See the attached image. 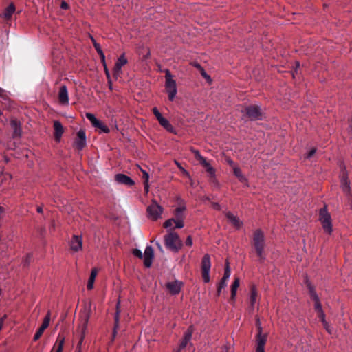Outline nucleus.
Returning a JSON list of instances; mask_svg holds the SVG:
<instances>
[{
    "label": "nucleus",
    "instance_id": "1",
    "mask_svg": "<svg viewBox=\"0 0 352 352\" xmlns=\"http://www.w3.org/2000/svg\"><path fill=\"white\" fill-rule=\"evenodd\" d=\"M252 245L255 250L258 260L261 263H263L265 259V256L263 254L265 248V236L263 232L261 230H256L253 234Z\"/></svg>",
    "mask_w": 352,
    "mask_h": 352
},
{
    "label": "nucleus",
    "instance_id": "2",
    "mask_svg": "<svg viewBox=\"0 0 352 352\" xmlns=\"http://www.w3.org/2000/svg\"><path fill=\"white\" fill-rule=\"evenodd\" d=\"M164 242L167 248L175 252L180 249L182 245L179 235L172 230L164 236Z\"/></svg>",
    "mask_w": 352,
    "mask_h": 352
},
{
    "label": "nucleus",
    "instance_id": "3",
    "mask_svg": "<svg viewBox=\"0 0 352 352\" xmlns=\"http://www.w3.org/2000/svg\"><path fill=\"white\" fill-rule=\"evenodd\" d=\"M165 88L168 95V99L173 101L177 94V85L175 80L173 79V76L168 69L165 71Z\"/></svg>",
    "mask_w": 352,
    "mask_h": 352
},
{
    "label": "nucleus",
    "instance_id": "4",
    "mask_svg": "<svg viewBox=\"0 0 352 352\" xmlns=\"http://www.w3.org/2000/svg\"><path fill=\"white\" fill-rule=\"evenodd\" d=\"M319 221L322 224L324 231L330 234L332 232L331 217L328 212L327 206H325L319 211Z\"/></svg>",
    "mask_w": 352,
    "mask_h": 352
},
{
    "label": "nucleus",
    "instance_id": "5",
    "mask_svg": "<svg viewBox=\"0 0 352 352\" xmlns=\"http://www.w3.org/2000/svg\"><path fill=\"white\" fill-rule=\"evenodd\" d=\"M243 112L250 120H262L261 109L258 105H249L244 109Z\"/></svg>",
    "mask_w": 352,
    "mask_h": 352
},
{
    "label": "nucleus",
    "instance_id": "6",
    "mask_svg": "<svg viewBox=\"0 0 352 352\" xmlns=\"http://www.w3.org/2000/svg\"><path fill=\"white\" fill-rule=\"evenodd\" d=\"M194 153L195 154L196 158L205 167L206 170L210 178V181L211 182L217 183L214 169L210 165V164L207 162L206 159L200 155L198 151H195Z\"/></svg>",
    "mask_w": 352,
    "mask_h": 352
},
{
    "label": "nucleus",
    "instance_id": "7",
    "mask_svg": "<svg viewBox=\"0 0 352 352\" xmlns=\"http://www.w3.org/2000/svg\"><path fill=\"white\" fill-rule=\"evenodd\" d=\"M211 263L210 258L208 254H205L201 261V275L204 282L207 283L210 280V270Z\"/></svg>",
    "mask_w": 352,
    "mask_h": 352
},
{
    "label": "nucleus",
    "instance_id": "8",
    "mask_svg": "<svg viewBox=\"0 0 352 352\" xmlns=\"http://www.w3.org/2000/svg\"><path fill=\"white\" fill-rule=\"evenodd\" d=\"M163 212V208L160 206L155 201H153L152 203L147 208V213L149 218L153 220H157L160 217Z\"/></svg>",
    "mask_w": 352,
    "mask_h": 352
},
{
    "label": "nucleus",
    "instance_id": "9",
    "mask_svg": "<svg viewBox=\"0 0 352 352\" xmlns=\"http://www.w3.org/2000/svg\"><path fill=\"white\" fill-rule=\"evenodd\" d=\"M87 145L86 133L85 130L80 129L76 135L74 142V147L78 151H82Z\"/></svg>",
    "mask_w": 352,
    "mask_h": 352
},
{
    "label": "nucleus",
    "instance_id": "10",
    "mask_svg": "<svg viewBox=\"0 0 352 352\" xmlns=\"http://www.w3.org/2000/svg\"><path fill=\"white\" fill-rule=\"evenodd\" d=\"M50 317H51V311H48L45 317L44 318V320L43 321V323L41 326L38 328V329L36 331V333L34 336V340L36 341L38 340L41 336L43 335L44 331L48 327L50 322Z\"/></svg>",
    "mask_w": 352,
    "mask_h": 352
},
{
    "label": "nucleus",
    "instance_id": "11",
    "mask_svg": "<svg viewBox=\"0 0 352 352\" xmlns=\"http://www.w3.org/2000/svg\"><path fill=\"white\" fill-rule=\"evenodd\" d=\"M127 63V59L125 58L124 54H122L116 60L113 70V76L117 78L121 74L122 67Z\"/></svg>",
    "mask_w": 352,
    "mask_h": 352
},
{
    "label": "nucleus",
    "instance_id": "12",
    "mask_svg": "<svg viewBox=\"0 0 352 352\" xmlns=\"http://www.w3.org/2000/svg\"><path fill=\"white\" fill-rule=\"evenodd\" d=\"M154 256L153 250L151 246H147L143 254L144 265L146 267H150Z\"/></svg>",
    "mask_w": 352,
    "mask_h": 352
},
{
    "label": "nucleus",
    "instance_id": "13",
    "mask_svg": "<svg viewBox=\"0 0 352 352\" xmlns=\"http://www.w3.org/2000/svg\"><path fill=\"white\" fill-rule=\"evenodd\" d=\"M10 126L12 129L13 130V138H20L22 133L21 122L17 119L13 118L10 120Z\"/></svg>",
    "mask_w": 352,
    "mask_h": 352
},
{
    "label": "nucleus",
    "instance_id": "14",
    "mask_svg": "<svg viewBox=\"0 0 352 352\" xmlns=\"http://www.w3.org/2000/svg\"><path fill=\"white\" fill-rule=\"evenodd\" d=\"M115 180L120 184H124L127 186H132L135 184L133 180L124 174H117L115 175Z\"/></svg>",
    "mask_w": 352,
    "mask_h": 352
},
{
    "label": "nucleus",
    "instance_id": "15",
    "mask_svg": "<svg viewBox=\"0 0 352 352\" xmlns=\"http://www.w3.org/2000/svg\"><path fill=\"white\" fill-rule=\"evenodd\" d=\"M58 98L62 104H67L69 103L68 91L66 85H61L60 87Z\"/></svg>",
    "mask_w": 352,
    "mask_h": 352
},
{
    "label": "nucleus",
    "instance_id": "16",
    "mask_svg": "<svg viewBox=\"0 0 352 352\" xmlns=\"http://www.w3.org/2000/svg\"><path fill=\"white\" fill-rule=\"evenodd\" d=\"M82 237L78 235H74L70 241V248L74 252H78L82 247Z\"/></svg>",
    "mask_w": 352,
    "mask_h": 352
},
{
    "label": "nucleus",
    "instance_id": "17",
    "mask_svg": "<svg viewBox=\"0 0 352 352\" xmlns=\"http://www.w3.org/2000/svg\"><path fill=\"white\" fill-rule=\"evenodd\" d=\"M181 287L182 283L178 280L168 282L166 283V288L172 294H179L181 290Z\"/></svg>",
    "mask_w": 352,
    "mask_h": 352
},
{
    "label": "nucleus",
    "instance_id": "18",
    "mask_svg": "<svg viewBox=\"0 0 352 352\" xmlns=\"http://www.w3.org/2000/svg\"><path fill=\"white\" fill-rule=\"evenodd\" d=\"M226 217L228 219V223H231L234 228L236 229L241 228L242 222L237 216L234 215L230 212H226Z\"/></svg>",
    "mask_w": 352,
    "mask_h": 352
},
{
    "label": "nucleus",
    "instance_id": "19",
    "mask_svg": "<svg viewBox=\"0 0 352 352\" xmlns=\"http://www.w3.org/2000/svg\"><path fill=\"white\" fill-rule=\"evenodd\" d=\"M54 138L56 141H59L64 132L62 124L59 121H54Z\"/></svg>",
    "mask_w": 352,
    "mask_h": 352
},
{
    "label": "nucleus",
    "instance_id": "20",
    "mask_svg": "<svg viewBox=\"0 0 352 352\" xmlns=\"http://www.w3.org/2000/svg\"><path fill=\"white\" fill-rule=\"evenodd\" d=\"M65 342V337L59 333L58 335L56 342L55 345L54 346L51 352H53L54 350H56L55 352H62L63 349V345Z\"/></svg>",
    "mask_w": 352,
    "mask_h": 352
},
{
    "label": "nucleus",
    "instance_id": "21",
    "mask_svg": "<svg viewBox=\"0 0 352 352\" xmlns=\"http://www.w3.org/2000/svg\"><path fill=\"white\" fill-rule=\"evenodd\" d=\"M160 124L167 131L175 133V130L169 121L165 118L162 117L157 120Z\"/></svg>",
    "mask_w": 352,
    "mask_h": 352
},
{
    "label": "nucleus",
    "instance_id": "22",
    "mask_svg": "<svg viewBox=\"0 0 352 352\" xmlns=\"http://www.w3.org/2000/svg\"><path fill=\"white\" fill-rule=\"evenodd\" d=\"M15 12V6L13 3H10L3 12L1 16L6 20L10 19L12 15Z\"/></svg>",
    "mask_w": 352,
    "mask_h": 352
},
{
    "label": "nucleus",
    "instance_id": "23",
    "mask_svg": "<svg viewBox=\"0 0 352 352\" xmlns=\"http://www.w3.org/2000/svg\"><path fill=\"white\" fill-rule=\"evenodd\" d=\"M233 173L238 178L240 182L247 184L248 180L242 174L241 169L237 166H234Z\"/></svg>",
    "mask_w": 352,
    "mask_h": 352
},
{
    "label": "nucleus",
    "instance_id": "24",
    "mask_svg": "<svg viewBox=\"0 0 352 352\" xmlns=\"http://www.w3.org/2000/svg\"><path fill=\"white\" fill-rule=\"evenodd\" d=\"M230 276V269L229 266V263L228 261H226L225 269H224V274L223 277L221 278V289L224 287L226 285V281L229 278Z\"/></svg>",
    "mask_w": 352,
    "mask_h": 352
},
{
    "label": "nucleus",
    "instance_id": "25",
    "mask_svg": "<svg viewBox=\"0 0 352 352\" xmlns=\"http://www.w3.org/2000/svg\"><path fill=\"white\" fill-rule=\"evenodd\" d=\"M341 184L343 191L346 193H349L350 191V182L348 180L347 175L345 173H343L342 176Z\"/></svg>",
    "mask_w": 352,
    "mask_h": 352
},
{
    "label": "nucleus",
    "instance_id": "26",
    "mask_svg": "<svg viewBox=\"0 0 352 352\" xmlns=\"http://www.w3.org/2000/svg\"><path fill=\"white\" fill-rule=\"evenodd\" d=\"M96 275H97V270L93 269L91 270L89 278L88 280V283H87V289L91 290L93 289L94 283Z\"/></svg>",
    "mask_w": 352,
    "mask_h": 352
},
{
    "label": "nucleus",
    "instance_id": "27",
    "mask_svg": "<svg viewBox=\"0 0 352 352\" xmlns=\"http://www.w3.org/2000/svg\"><path fill=\"white\" fill-rule=\"evenodd\" d=\"M239 278H235L234 281L233 282V283L232 284V286H231V298L232 299H234L235 298L236 293V291H237V289L239 288Z\"/></svg>",
    "mask_w": 352,
    "mask_h": 352
},
{
    "label": "nucleus",
    "instance_id": "28",
    "mask_svg": "<svg viewBox=\"0 0 352 352\" xmlns=\"http://www.w3.org/2000/svg\"><path fill=\"white\" fill-rule=\"evenodd\" d=\"M86 117L91 122V123L94 127L100 126V121L98 120L94 114L91 113H87Z\"/></svg>",
    "mask_w": 352,
    "mask_h": 352
},
{
    "label": "nucleus",
    "instance_id": "29",
    "mask_svg": "<svg viewBox=\"0 0 352 352\" xmlns=\"http://www.w3.org/2000/svg\"><path fill=\"white\" fill-rule=\"evenodd\" d=\"M114 320H115V324H114V327H113V333H112V339H111L112 341L114 340V339L116 336L117 329L119 327V312H118V311H116V314L114 317Z\"/></svg>",
    "mask_w": 352,
    "mask_h": 352
},
{
    "label": "nucleus",
    "instance_id": "30",
    "mask_svg": "<svg viewBox=\"0 0 352 352\" xmlns=\"http://www.w3.org/2000/svg\"><path fill=\"white\" fill-rule=\"evenodd\" d=\"M307 287L309 289L311 298L314 300V302L319 300V298L316 294V292L315 291L314 287L309 283H307Z\"/></svg>",
    "mask_w": 352,
    "mask_h": 352
},
{
    "label": "nucleus",
    "instance_id": "31",
    "mask_svg": "<svg viewBox=\"0 0 352 352\" xmlns=\"http://www.w3.org/2000/svg\"><path fill=\"white\" fill-rule=\"evenodd\" d=\"M141 171L142 172V178L144 179V190L146 192H148V179H149V175H148V173L145 171V170H143L142 169H141Z\"/></svg>",
    "mask_w": 352,
    "mask_h": 352
},
{
    "label": "nucleus",
    "instance_id": "32",
    "mask_svg": "<svg viewBox=\"0 0 352 352\" xmlns=\"http://www.w3.org/2000/svg\"><path fill=\"white\" fill-rule=\"evenodd\" d=\"M267 341H264V340L260 339L258 341H256V352H265V345Z\"/></svg>",
    "mask_w": 352,
    "mask_h": 352
},
{
    "label": "nucleus",
    "instance_id": "33",
    "mask_svg": "<svg viewBox=\"0 0 352 352\" xmlns=\"http://www.w3.org/2000/svg\"><path fill=\"white\" fill-rule=\"evenodd\" d=\"M258 333L256 336V341H258L260 339L264 340V341H267V335L262 333V327L259 326L257 327Z\"/></svg>",
    "mask_w": 352,
    "mask_h": 352
},
{
    "label": "nucleus",
    "instance_id": "34",
    "mask_svg": "<svg viewBox=\"0 0 352 352\" xmlns=\"http://www.w3.org/2000/svg\"><path fill=\"white\" fill-rule=\"evenodd\" d=\"M192 333H193V326L190 325L184 333V338H185V340L190 342V340L192 338Z\"/></svg>",
    "mask_w": 352,
    "mask_h": 352
},
{
    "label": "nucleus",
    "instance_id": "35",
    "mask_svg": "<svg viewBox=\"0 0 352 352\" xmlns=\"http://www.w3.org/2000/svg\"><path fill=\"white\" fill-rule=\"evenodd\" d=\"M256 297H257V291L254 287H252L251 288V294H250V303H251L252 306H253L254 304L255 303Z\"/></svg>",
    "mask_w": 352,
    "mask_h": 352
},
{
    "label": "nucleus",
    "instance_id": "36",
    "mask_svg": "<svg viewBox=\"0 0 352 352\" xmlns=\"http://www.w3.org/2000/svg\"><path fill=\"white\" fill-rule=\"evenodd\" d=\"M185 209V207H178L175 209V216L177 219H183L182 213Z\"/></svg>",
    "mask_w": 352,
    "mask_h": 352
},
{
    "label": "nucleus",
    "instance_id": "37",
    "mask_svg": "<svg viewBox=\"0 0 352 352\" xmlns=\"http://www.w3.org/2000/svg\"><path fill=\"white\" fill-rule=\"evenodd\" d=\"M96 128H98L99 129H100L102 132L105 133H109L110 130L107 127V126H106L103 122H102L101 121L100 122V126H96Z\"/></svg>",
    "mask_w": 352,
    "mask_h": 352
},
{
    "label": "nucleus",
    "instance_id": "38",
    "mask_svg": "<svg viewBox=\"0 0 352 352\" xmlns=\"http://www.w3.org/2000/svg\"><path fill=\"white\" fill-rule=\"evenodd\" d=\"M132 253L135 256H136L139 258H143V254H142V251L139 249H137V248L133 249L132 251Z\"/></svg>",
    "mask_w": 352,
    "mask_h": 352
},
{
    "label": "nucleus",
    "instance_id": "39",
    "mask_svg": "<svg viewBox=\"0 0 352 352\" xmlns=\"http://www.w3.org/2000/svg\"><path fill=\"white\" fill-rule=\"evenodd\" d=\"M314 309H315V311L317 313H319V312L323 311L322 308V305H321V303L320 302V300H317V301H315Z\"/></svg>",
    "mask_w": 352,
    "mask_h": 352
},
{
    "label": "nucleus",
    "instance_id": "40",
    "mask_svg": "<svg viewBox=\"0 0 352 352\" xmlns=\"http://www.w3.org/2000/svg\"><path fill=\"white\" fill-rule=\"evenodd\" d=\"M175 221V219H170L167 221H166L164 223V227L165 228H171L173 223Z\"/></svg>",
    "mask_w": 352,
    "mask_h": 352
},
{
    "label": "nucleus",
    "instance_id": "41",
    "mask_svg": "<svg viewBox=\"0 0 352 352\" xmlns=\"http://www.w3.org/2000/svg\"><path fill=\"white\" fill-rule=\"evenodd\" d=\"M175 228H182L184 227L183 219H177L175 220Z\"/></svg>",
    "mask_w": 352,
    "mask_h": 352
},
{
    "label": "nucleus",
    "instance_id": "42",
    "mask_svg": "<svg viewBox=\"0 0 352 352\" xmlns=\"http://www.w3.org/2000/svg\"><path fill=\"white\" fill-rule=\"evenodd\" d=\"M153 113L154 114V116H155L156 119L158 120L160 118H162V115L161 114V113L159 111V110L157 109V107H154L153 109Z\"/></svg>",
    "mask_w": 352,
    "mask_h": 352
},
{
    "label": "nucleus",
    "instance_id": "43",
    "mask_svg": "<svg viewBox=\"0 0 352 352\" xmlns=\"http://www.w3.org/2000/svg\"><path fill=\"white\" fill-rule=\"evenodd\" d=\"M32 258V254L31 253L28 254L25 258V259L23 261V265L24 266H27L30 264L31 262Z\"/></svg>",
    "mask_w": 352,
    "mask_h": 352
},
{
    "label": "nucleus",
    "instance_id": "44",
    "mask_svg": "<svg viewBox=\"0 0 352 352\" xmlns=\"http://www.w3.org/2000/svg\"><path fill=\"white\" fill-rule=\"evenodd\" d=\"M318 316L320 318L322 323H326L325 314L323 311L318 313Z\"/></svg>",
    "mask_w": 352,
    "mask_h": 352
},
{
    "label": "nucleus",
    "instance_id": "45",
    "mask_svg": "<svg viewBox=\"0 0 352 352\" xmlns=\"http://www.w3.org/2000/svg\"><path fill=\"white\" fill-rule=\"evenodd\" d=\"M316 152V148H311L309 152L307 153V156H306V158L307 159H310L311 157H312L315 153Z\"/></svg>",
    "mask_w": 352,
    "mask_h": 352
},
{
    "label": "nucleus",
    "instance_id": "46",
    "mask_svg": "<svg viewBox=\"0 0 352 352\" xmlns=\"http://www.w3.org/2000/svg\"><path fill=\"white\" fill-rule=\"evenodd\" d=\"M84 336H82L76 346V351L81 352V345L83 342Z\"/></svg>",
    "mask_w": 352,
    "mask_h": 352
},
{
    "label": "nucleus",
    "instance_id": "47",
    "mask_svg": "<svg viewBox=\"0 0 352 352\" xmlns=\"http://www.w3.org/2000/svg\"><path fill=\"white\" fill-rule=\"evenodd\" d=\"M188 342H189L188 340H185V338H183L182 340L180 342L179 347H180V349H183L186 346V345L188 344Z\"/></svg>",
    "mask_w": 352,
    "mask_h": 352
},
{
    "label": "nucleus",
    "instance_id": "48",
    "mask_svg": "<svg viewBox=\"0 0 352 352\" xmlns=\"http://www.w3.org/2000/svg\"><path fill=\"white\" fill-rule=\"evenodd\" d=\"M200 72H201V76H202L204 78H206V79L207 80H208V81H210V80H211L210 76H208V75L207 74V73L205 72V70H204V69H202L201 70H200Z\"/></svg>",
    "mask_w": 352,
    "mask_h": 352
},
{
    "label": "nucleus",
    "instance_id": "49",
    "mask_svg": "<svg viewBox=\"0 0 352 352\" xmlns=\"http://www.w3.org/2000/svg\"><path fill=\"white\" fill-rule=\"evenodd\" d=\"M178 168L181 170V171L186 176L190 177L189 173L177 162H176Z\"/></svg>",
    "mask_w": 352,
    "mask_h": 352
},
{
    "label": "nucleus",
    "instance_id": "50",
    "mask_svg": "<svg viewBox=\"0 0 352 352\" xmlns=\"http://www.w3.org/2000/svg\"><path fill=\"white\" fill-rule=\"evenodd\" d=\"M94 48L96 49L98 54L102 53L103 52L99 43H96L94 45Z\"/></svg>",
    "mask_w": 352,
    "mask_h": 352
},
{
    "label": "nucleus",
    "instance_id": "51",
    "mask_svg": "<svg viewBox=\"0 0 352 352\" xmlns=\"http://www.w3.org/2000/svg\"><path fill=\"white\" fill-rule=\"evenodd\" d=\"M186 245L188 246H191L192 245V239L190 236L187 237L186 240Z\"/></svg>",
    "mask_w": 352,
    "mask_h": 352
},
{
    "label": "nucleus",
    "instance_id": "52",
    "mask_svg": "<svg viewBox=\"0 0 352 352\" xmlns=\"http://www.w3.org/2000/svg\"><path fill=\"white\" fill-rule=\"evenodd\" d=\"M60 7L63 10H67L69 8V6L65 1H63L61 3Z\"/></svg>",
    "mask_w": 352,
    "mask_h": 352
},
{
    "label": "nucleus",
    "instance_id": "53",
    "mask_svg": "<svg viewBox=\"0 0 352 352\" xmlns=\"http://www.w3.org/2000/svg\"><path fill=\"white\" fill-rule=\"evenodd\" d=\"M98 54L100 55V59H101L102 62L103 63V65H106L105 64V56H104L103 52Z\"/></svg>",
    "mask_w": 352,
    "mask_h": 352
},
{
    "label": "nucleus",
    "instance_id": "54",
    "mask_svg": "<svg viewBox=\"0 0 352 352\" xmlns=\"http://www.w3.org/2000/svg\"><path fill=\"white\" fill-rule=\"evenodd\" d=\"M104 71H105V74L107 76V79H109L111 78V76H110V74H109V72L106 66V65H104Z\"/></svg>",
    "mask_w": 352,
    "mask_h": 352
},
{
    "label": "nucleus",
    "instance_id": "55",
    "mask_svg": "<svg viewBox=\"0 0 352 352\" xmlns=\"http://www.w3.org/2000/svg\"><path fill=\"white\" fill-rule=\"evenodd\" d=\"M89 318V313H87V314H86V316H85V322H84V326H85V328H86V326H87V322H88Z\"/></svg>",
    "mask_w": 352,
    "mask_h": 352
},
{
    "label": "nucleus",
    "instance_id": "56",
    "mask_svg": "<svg viewBox=\"0 0 352 352\" xmlns=\"http://www.w3.org/2000/svg\"><path fill=\"white\" fill-rule=\"evenodd\" d=\"M226 162H228V164H229L230 165V166H232V168H234V163L232 160H231L230 158H226Z\"/></svg>",
    "mask_w": 352,
    "mask_h": 352
},
{
    "label": "nucleus",
    "instance_id": "57",
    "mask_svg": "<svg viewBox=\"0 0 352 352\" xmlns=\"http://www.w3.org/2000/svg\"><path fill=\"white\" fill-rule=\"evenodd\" d=\"M324 327L326 329V330L328 331V332H331L330 331V329H329V324L328 322L326 321V323H322Z\"/></svg>",
    "mask_w": 352,
    "mask_h": 352
},
{
    "label": "nucleus",
    "instance_id": "58",
    "mask_svg": "<svg viewBox=\"0 0 352 352\" xmlns=\"http://www.w3.org/2000/svg\"><path fill=\"white\" fill-rule=\"evenodd\" d=\"M216 286H217V292L218 295H219L220 294V281L217 283Z\"/></svg>",
    "mask_w": 352,
    "mask_h": 352
},
{
    "label": "nucleus",
    "instance_id": "59",
    "mask_svg": "<svg viewBox=\"0 0 352 352\" xmlns=\"http://www.w3.org/2000/svg\"><path fill=\"white\" fill-rule=\"evenodd\" d=\"M193 65L197 67V69H199V70H201L203 69V67L200 65L199 63H193Z\"/></svg>",
    "mask_w": 352,
    "mask_h": 352
},
{
    "label": "nucleus",
    "instance_id": "60",
    "mask_svg": "<svg viewBox=\"0 0 352 352\" xmlns=\"http://www.w3.org/2000/svg\"><path fill=\"white\" fill-rule=\"evenodd\" d=\"M107 80H108L109 88V89L112 90V81H111V79L109 78V79H107Z\"/></svg>",
    "mask_w": 352,
    "mask_h": 352
},
{
    "label": "nucleus",
    "instance_id": "61",
    "mask_svg": "<svg viewBox=\"0 0 352 352\" xmlns=\"http://www.w3.org/2000/svg\"><path fill=\"white\" fill-rule=\"evenodd\" d=\"M156 245H157V248L159 249L160 251H161V252L163 251L162 247L161 244L159 242H156Z\"/></svg>",
    "mask_w": 352,
    "mask_h": 352
},
{
    "label": "nucleus",
    "instance_id": "62",
    "mask_svg": "<svg viewBox=\"0 0 352 352\" xmlns=\"http://www.w3.org/2000/svg\"><path fill=\"white\" fill-rule=\"evenodd\" d=\"M256 327H258L259 326H261V321H260L259 318H256Z\"/></svg>",
    "mask_w": 352,
    "mask_h": 352
},
{
    "label": "nucleus",
    "instance_id": "63",
    "mask_svg": "<svg viewBox=\"0 0 352 352\" xmlns=\"http://www.w3.org/2000/svg\"><path fill=\"white\" fill-rule=\"evenodd\" d=\"M212 205H213L214 208L217 209V210L219 208V204H217V203H212Z\"/></svg>",
    "mask_w": 352,
    "mask_h": 352
},
{
    "label": "nucleus",
    "instance_id": "64",
    "mask_svg": "<svg viewBox=\"0 0 352 352\" xmlns=\"http://www.w3.org/2000/svg\"><path fill=\"white\" fill-rule=\"evenodd\" d=\"M36 210L38 212L41 213L43 212V208H42V207L39 206L37 208Z\"/></svg>",
    "mask_w": 352,
    "mask_h": 352
}]
</instances>
